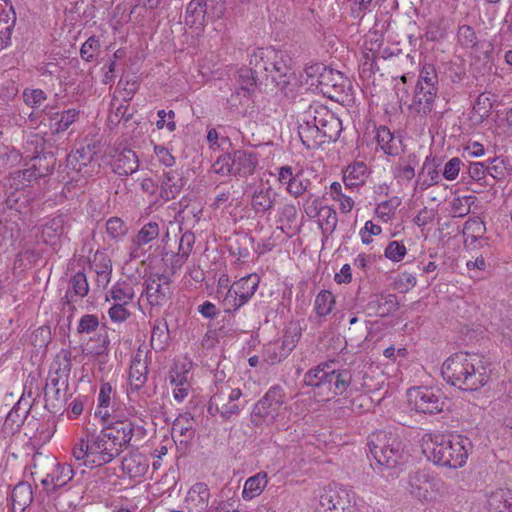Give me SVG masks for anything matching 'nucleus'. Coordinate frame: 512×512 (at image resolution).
I'll list each match as a JSON object with an SVG mask.
<instances>
[{"label":"nucleus","instance_id":"nucleus-1","mask_svg":"<svg viewBox=\"0 0 512 512\" xmlns=\"http://www.w3.org/2000/svg\"><path fill=\"white\" fill-rule=\"evenodd\" d=\"M441 374L450 385L463 391H476L487 384L490 370L476 354L457 352L442 364Z\"/></svg>","mask_w":512,"mask_h":512},{"label":"nucleus","instance_id":"nucleus-2","mask_svg":"<svg viewBox=\"0 0 512 512\" xmlns=\"http://www.w3.org/2000/svg\"><path fill=\"white\" fill-rule=\"evenodd\" d=\"M471 448L472 443L467 437L439 435L427 447L428 458L436 465L456 469L466 463Z\"/></svg>","mask_w":512,"mask_h":512},{"label":"nucleus","instance_id":"nucleus-3","mask_svg":"<svg viewBox=\"0 0 512 512\" xmlns=\"http://www.w3.org/2000/svg\"><path fill=\"white\" fill-rule=\"evenodd\" d=\"M368 447L375 465L382 469H393L404 462V448L400 436L393 431L379 430L368 438Z\"/></svg>","mask_w":512,"mask_h":512},{"label":"nucleus","instance_id":"nucleus-4","mask_svg":"<svg viewBox=\"0 0 512 512\" xmlns=\"http://www.w3.org/2000/svg\"><path fill=\"white\" fill-rule=\"evenodd\" d=\"M368 447L375 465L382 469H393L404 462V448L400 436L393 431L379 430L368 438Z\"/></svg>","mask_w":512,"mask_h":512},{"label":"nucleus","instance_id":"nucleus-5","mask_svg":"<svg viewBox=\"0 0 512 512\" xmlns=\"http://www.w3.org/2000/svg\"><path fill=\"white\" fill-rule=\"evenodd\" d=\"M242 391L233 387L231 381H219L215 384L207 407L211 416L219 415L223 421H229L240 414L245 404L241 401Z\"/></svg>","mask_w":512,"mask_h":512},{"label":"nucleus","instance_id":"nucleus-6","mask_svg":"<svg viewBox=\"0 0 512 512\" xmlns=\"http://www.w3.org/2000/svg\"><path fill=\"white\" fill-rule=\"evenodd\" d=\"M285 410H287L286 393L283 387L274 385L254 405L251 422L255 426L273 424Z\"/></svg>","mask_w":512,"mask_h":512},{"label":"nucleus","instance_id":"nucleus-7","mask_svg":"<svg viewBox=\"0 0 512 512\" xmlns=\"http://www.w3.org/2000/svg\"><path fill=\"white\" fill-rule=\"evenodd\" d=\"M258 165L257 154L247 150H234L232 153L221 155L213 167L216 173L222 175H252Z\"/></svg>","mask_w":512,"mask_h":512},{"label":"nucleus","instance_id":"nucleus-8","mask_svg":"<svg viewBox=\"0 0 512 512\" xmlns=\"http://www.w3.org/2000/svg\"><path fill=\"white\" fill-rule=\"evenodd\" d=\"M407 489L420 502H431L437 496L447 493V487L440 478L430 477L425 471H416L409 475Z\"/></svg>","mask_w":512,"mask_h":512},{"label":"nucleus","instance_id":"nucleus-9","mask_svg":"<svg viewBox=\"0 0 512 512\" xmlns=\"http://www.w3.org/2000/svg\"><path fill=\"white\" fill-rule=\"evenodd\" d=\"M104 453L100 434L87 433L86 437L80 438L72 449L73 457L78 461H83V464L89 467H101L108 464V457Z\"/></svg>","mask_w":512,"mask_h":512},{"label":"nucleus","instance_id":"nucleus-10","mask_svg":"<svg viewBox=\"0 0 512 512\" xmlns=\"http://www.w3.org/2000/svg\"><path fill=\"white\" fill-rule=\"evenodd\" d=\"M259 283L260 277L255 273L234 282L222 301L225 312H235L245 305L255 294Z\"/></svg>","mask_w":512,"mask_h":512},{"label":"nucleus","instance_id":"nucleus-11","mask_svg":"<svg viewBox=\"0 0 512 512\" xmlns=\"http://www.w3.org/2000/svg\"><path fill=\"white\" fill-rule=\"evenodd\" d=\"M354 495L344 487L328 486L319 495L317 512H354Z\"/></svg>","mask_w":512,"mask_h":512},{"label":"nucleus","instance_id":"nucleus-12","mask_svg":"<svg viewBox=\"0 0 512 512\" xmlns=\"http://www.w3.org/2000/svg\"><path fill=\"white\" fill-rule=\"evenodd\" d=\"M290 61L289 57L276 52V58H274L269 74L272 83L286 97L293 94L296 85V75L292 70Z\"/></svg>","mask_w":512,"mask_h":512},{"label":"nucleus","instance_id":"nucleus-13","mask_svg":"<svg viewBox=\"0 0 512 512\" xmlns=\"http://www.w3.org/2000/svg\"><path fill=\"white\" fill-rule=\"evenodd\" d=\"M171 277L165 273H150L145 279V295L152 306H162L172 297Z\"/></svg>","mask_w":512,"mask_h":512},{"label":"nucleus","instance_id":"nucleus-14","mask_svg":"<svg viewBox=\"0 0 512 512\" xmlns=\"http://www.w3.org/2000/svg\"><path fill=\"white\" fill-rule=\"evenodd\" d=\"M44 465L51 470L42 476L40 481L43 488L49 493L65 486L73 478L74 473L70 464H60L54 457L47 456L44 459Z\"/></svg>","mask_w":512,"mask_h":512},{"label":"nucleus","instance_id":"nucleus-15","mask_svg":"<svg viewBox=\"0 0 512 512\" xmlns=\"http://www.w3.org/2000/svg\"><path fill=\"white\" fill-rule=\"evenodd\" d=\"M409 402L414 409L423 414L439 413L443 409L444 402L439 394L432 389L418 387L410 389L408 392Z\"/></svg>","mask_w":512,"mask_h":512},{"label":"nucleus","instance_id":"nucleus-16","mask_svg":"<svg viewBox=\"0 0 512 512\" xmlns=\"http://www.w3.org/2000/svg\"><path fill=\"white\" fill-rule=\"evenodd\" d=\"M317 84L324 95L336 100L345 94L346 89L350 88L348 78L343 73L329 67L318 76Z\"/></svg>","mask_w":512,"mask_h":512},{"label":"nucleus","instance_id":"nucleus-17","mask_svg":"<svg viewBox=\"0 0 512 512\" xmlns=\"http://www.w3.org/2000/svg\"><path fill=\"white\" fill-rule=\"evenodd\" d=\"M278 180L286 186V191L295 198L304 195L311 185V181L304 177L302 169H294L291 166H282L278 169Z\"/></svg>","mask_w":512,"mask_h":512},{"label":"nucleus","instance_id":"nucleus-18","mask_svg":"<svg viewBox=\"0 0 512 512\" xmlns=\"http://www.w3.org/2000/svg\"><path fill=\"white\" fill-rule=\"evenodd\" d=\"M457 39L464 48H471L473 53L478 55L479 59L489 61L493 52V44L490 42L478 41L473 27L470 25H461L457 30Z\"/></svg>","mask_w":512,"mask_h":512},{"label":"nucleus","instance_id":"nucleus-19","mask_svg":"<svg viewBox=\"0 0 512 512\" xmlns=\"http://www.w3.org/2000/svg\"><path fill=\"white\" fill-rule=\"evenodd\" d=\"M186 184L181 171L169 169L158 178V197L167 202L175 199Z\"/></svg>","mask_w":512,"mask_h":512},{"label":"nucleus","instance_id":"nucleus-20","mask_svg":"<svg viewBox=\"0 0 512 512\" xmlns=\"http://www.w3.org/2000/svg\"><path fill=\"white\" fill-rule=\"evenodd\" d=\"M160 233V227L157 222L150 221L146 223L140 231L131 240L129 246V257L131 260L140 259L147 253L145 245L155 240Z\"/></svg>","mask_w":512,"mask_h":512},{"label":"nucleus","instance_id":"nucleus-21","mask_svg":"<svg viewBox=\"0 0 512 512\" xmlns=\"http://www.w3.org/2000/svg\"><path fill=\"white\" fill-rule=\"evenodd\" d=\"M141 429V427H136L134 423L129 420L115 421L103 428L104 432H106L107 439H112V442H116L121 449L131 445L135 433L138 434Z\"/></svg>","mask_w":512,"mask_h":512},{"label":"nucleus","instance_id":"nucleus-22","mask_svg":"<svg viewBox=\"0 0 512 512\" xmlns=\"http://www.w3.org/2000/svg\"><path fill=\"white\" fill-rule=\"evenodd\" d=\"M211 493L208 485L204 482H196L186 493L184 506L188 512H206Z\"/></svg>","mask_w":512,"mask_h":512},{"label":"nucleus","instance_id":"nucleus-23","mask_svg":"<svg viewBox=\"0 0 512 512\" xmlns=\"http://www.w3.org/2000/svg\"><path fill=\"white\" fill-rule=\"evenodd\" d=\"M337 362L330 360L318 364L316 367L308 370L304 375V383L317 389H322L327 392L329 385V377L333 378Z\"/></svg>","mask_w":512,"mask_h":512},{"label":"nucleus","instance_id":"nucleus-24","mask_svg":"<svg viewBox=\"0 0 512 512\" xmlns=\"http://www.w3.org/2000/svg\"><path fill=\"white\" fill-rule=\"evenodd\" d=\"M438 90V86L416 84L410 108L418 114H429L433 109Z\"/></svg>","mask_w":512,"mask_h":512},{"label":"nucleus","instance_id":"nucleus-25","mask_svg":"<svg viewBox=\"0 0 512 512\" xmlns=\"http://www.w3.org/2000/svg\"><path fill=\"white\" fill-rule=\"evenodd\" d=\"M395 294H374L370 297L366 309L370 316L386 317L398 309Z\"/></svg>","mask_w":512,"mask_h":512},{"label":"nucleus","instance_id":"nucleus-26","mask_svg":"<svg viewBox=\"0 0 512 512\" xmlns=\"http://www.w3.org/2000/svg\"><path fill=\"white\" fill-rule=\"evenodd\" d=\"M259 80L260 77L253 72L252 68H241L238 71V82L240 84V88L231 95L228 102L232 106L237 107L238 103L241 104L242 97L248 99L250 91L255 88Z\"/></svg>","mask_w":512,"mask_h":512},{"label":"nucleus","instance_id":"nucleus-27","mask_svg":"<svg viewBox=\"0 0 512 512\" xmlns=\"http://www.w3.org/2000/svg\"><path fill=\"white\" fill-rule=\"evenodd\" d=\"M30 408V402L22 396L8 412L3 425L4 430L11 434L19 431L29 414Z\"/></svg>","mask_w":512,"mask_h":512},{"label":"nucleus","instance_id":"nucleus-28","mask_svg":"<svg viewBox=\"0 0 512 512\" xmlns=\"http://www.w3.org/2000/svg\"><path fill=\"white\" fill-rule=\"evenodd\" d=\"M94 154L90 146L78 148L67 156V167L81 176H89L92 172L89 167L93 164Z\"/></svg>","mask_w":512,"mask_h":512},{"label":"nucleus","instance_id":"nucleus-29","mask_svg":"<svg viewBox=\"0 0 512 512\" xmlns=\"http://www.w3.org/2000/svg\"><path fill=\"white\" fill-rule=\"evenodd\" d=\"M111 166L113 172L120 176L131 175L139 168L138 156L133 150L124 149L114 156Z\"/></svg>","mask_w":512,"mask_h":512},{"label":"nucleus","instance_id":"nucleus-30","mask_svg":"<svg viewBox=\"0 0 512 512\" xmlns=\"http://www.w3.org/2000/svg\"><path fill=\"white\" fill-rule=\"evenodd\" d=\"M148 467L147 458L138 451H131L122 459V470L131 478L143 476Z\"/></svg>","mask_w":512,"mask_h":512},{"label":"nucleus","instance_id":"nucleus-31","mask_svg":"<svg viewBox=\"0 0 512 512\" xmlns=\"http://www.w3.org/2000/svg\"><path fill=\"white\" fill-rule=\"evenodd\" d=\"M440 181L439 164L435 159L426 158L416 180V187L424 191Z\"/></svg>","mask_w":512,"mask_h":512},{"label":"nucleus","instance_id":"nucleus-32","mask_svg":"<svg viewBox=\"0 0 512 512\" xmlns=\"http://www.w3.org/2000/svg\"><path fill=\"white\" fill-rule=\"evenodd\" d=\"M328 380V398L342 395L352 384V372L349 368H335L333 378Z\"/></svg>","mask_w":512,"mask_h":512},{"label":"nucleus","instance_id":"nucleus-33","mask_svg":"<svg viewBox=\"0 0 512 512\" xmlns=\"http://www.w3.org/2000/svg\"><path fill=\"white\" fill-rule=\"evenodd\" d=\"M376 141L387 155H398L402 151L401 137H396L386 126H380L376 132Z\"/></svg>","mask_w":512,"mask_h":512},{"label":"nucleus","instance_id":"nucleus-34","mask_svg":"<svg viewBox=\"0 0 512 512\" xmlns=\"http://www.w3.org/2000/svg\"><path fill=\"white\" fill-rule=\"evenodd\" d=\"M148 366L146 359L139 351L133 358L129 369V382L131 389L139 390L147 381Z\"/></svg>","mask_w":512,"mask_h":512},{"label":"nucleus","instance_id":"nucleus-35","mask_svg":"<svg viewBox=\"0 0 512 512\" xmlns=\"http://www.w3.org/2000/svg\"><path fill=\"white\" fill-rule=\"evenodd\" d=\"M110 340L105 329H100L94 337H91L82 345V353L91 356L107 355L109 352Z\"/></svg>","mask_w":512,"mask_h":512},{"label":"nucleus","instance_id":"nucleus-36","mask_svg":"<svg viewBox=\"0 0 512 512\" xmlns=\"http://www.w3.org/2000/svg\"><path fill=\"white\" fill-rule=\"evenodd\" d=\"M274 58H276V51L274 49L257 48L250 55L249 67L252 68L254 73L261 77L262 73L267 71V65L272 66Z\"/></svg>","mask_w":512,"mask_h":512},{"label":"nucleus","instance_id":"nucleus-37","mask_svg":"<svg viewBox=\"0 0 512 512\" xmlns=\"http://www.w3.org/2000/svg\"><path fill=\"white\" fill-rule=\"evenodd\" d=\"M489 512H512V490L498 489L487 499Z\"/></svg>","mask_w":512,"mask_h":512},{"label":"nucleus","instance_id":"nucleus-38","mask_svg":"<svg viewBox=\"0 0 512 512\" xmlns=\"http://www.w3.org/2000/svg\"><path fill=\"white\" fill-rule=\"evenodd\" d=\"M13 512H24L33 501L32 488L27 483L17 484L11 495Z\"/></svg>","mask_w":512,"mask_h":512},{"label":"nucleus","instance_id":"nucleus-39","mask_svg":"<svg viewBox=\"0 0 512 512\" xmlns=\"http://www.w3.org/2000/svg\"><path fill=\"white\" fill-rule=\"evenodd\" d=\"M323 122L322 125L319 126V130H321L322 136L326 141H336L342 130V123L339 118H337L333 113H331L328 109L326 112L322 111Z\"/></svg>","mask_w":512,"mask_h":512},{"label":"nucleus","instance_id":"nucleus-40","mask_svg":"<svg viewBox=\"0 0 512 512\" xmlns=\"http://www.w3.org/2000/svg\"><path fill=\"white\" fill-rule=\"evenodd\" d=\"M298 134L302 141V144L308 150L316 149L321 144L325 143V140L322 136L321 130H319V127L314 128L311 125L299 122Z\"/></svg>","mask_w":512,"mask_h":512},{"label":"nucleus","instance_id":"nucleus-41","mask_svg":"<svg viewBox=\"0 0 512 512\" xmlns=\"http://www.w3.org/2000/svg\"><path fill=\"white\" fill-rule=\"evenodd\" d=\"M70 289L66 292L63 297V301L66 304H71L73 300V296L84 297L89 292V285L87 282L86 275L83 272H77L73 275L69 281Z\"/></svg>","mask_w":512,"mask_h":512},{"label":"nucleus","instance_id":"nucleus-42","mask_svg":"<svg viewBox=\"0 0 512 512\" xmlns=\"http://www.w3.org/2000/svg\"><path fill=\"white\" fill-rule=\"evenodd\" d=\"M207 1L191 0L186 7L185 21L188 25H203L207 20Z\"/></svg>","mask_w":512,"mask_h":512},{"label":"nucleus","instance_id":"nucleus-43","mask_svg":"<svg viewBox=\"0 0 512 512\" xmlns=\"http://www.w3.org/2000/svg\"><path fill=\"white\" fill-rule=\"evenodd\" d=\"M170 339L168 324L164 319H156L152 328L150 344L156 351L165 350Z\"/></svg>","mask_w":512,"mask_h":512},{"label":"nucleus","instance_id":"nucleus-44","mask_svg":"<svg viewBox=\"0 0 512 512\" xmlns=\"http://www.w3.org/2000/svg\"><path fill=\"white\" fill-rule=\"evenodd\" d=\"M277 193L271 188L255 191L252 196V207L256 213H265L275 204Z\"/></svg>","mask_w":512,"mask_h":512},{"label":"nucleus","instance_id":"nucleus-45","mask_svg":"<svg viewBox=\"0 0 512 512\" xmlns=\"http://www.w3.org/2000/svg\"><path fill=\"white\" fill-rule=\"evenodd\" d=\"M16 23V13L12 5L4 17H0V50L6 48L11 42V35Z\"/></svg>","mask_w":512,"mask_h":512},{"label":"nucleus","instance_id":"nucleus-46","mask_svg":"<svg viewBox=\"0 0 512 512\" xmlns=\"http://www.w3.org/2000/svg\"><path fill=\"white\" fill-rule=\"evenodd\" d=\"M267 485V474L264 472L248 478L245 482L242 496L246 500H251L260 495Z\"/></svg>","mask_w":512,"mask_h":512},{"label":"nucleus","instance_id":"nucleus-47","mask_svg":"<svg viewBox=\"0 0 512 512\" xmlns=\"http://www.w3.org/2000/svg\"><path fill=\"white\" fill-rule=\"evenodd\" d=\"M78 115L79 111L76 109H68L61 113H55L50 118V127L56 133L64 132L76 121Z\"/></svg>","mask_w":512,"mask_h":512},{"label":"nucleus","instance_id":"nucleus-48","mask_svg":"<svg viewBox=\"0 0 512 512\" xmlns=\"http://www.w3.org/2000/svg\"><path fill=\"white\" fill-rule=\"evenodd\" d=\"M31 162L33 163V169L37 171L36 174L42 178L52 173L56 158L53 153L46 152L32 157Z\"/></svg>","mask_w":512,"mask_h":512},{"label":"nucleus","instance_id":"nucleus-49","mask_svg":"<svg viewBox=\"0 0 512 512\" xmlns=\"http://www.w3.org/2000/svg\"><path fill=\"white\" fill-rule=\"evenodd\" d=\"M486 232L485 223L478 217L468 219L463 228V236L465 243H474L479 238H482Z\"/></svg>","mask_w":512,"mask_h":512},{"label":"nucleus","instance_id":"nucleus-50","mask_svg":"<svg viewBox=\"0 0 512 512\" xmlns=\"http://www.w3.org/2000/svg\"><path fill=\"white\" fill-rule=\"evenodd\" d=\"M319 216V225L323 234L331 235L338 223V217L335 209L330 206H322L317 212Z\"/></svg>","mask_w":512,"mask_h":512},{"label":"nucleus","instance_id":"nucleus-51","mask_svg":"<svg viewBox=\"0 0 512 512\" xmlns=\"http://www.w3.org/2000/svg\"><path fill=\"white\" fill-rule=\"evenodd\" d=\"M110 296L114 303L128 305L134 298L133 286L127 282L117 283L111 288Z\"/></svg>","mask_w":512,"mask_h":512},{"label":"nucleus","instance_id":"nucleus-52","mask_svg":"<svg viewBox=\"0 0 512 512\" xmlns=\"http://www.w3.org/2000/svg\"><path fill=\"white\" fill-rule=\"evenodd\" d=\"M335 305V297L330 291L323 290L315 298L314 309L318 316L324 317L331 313Z\"/></svg>","mask_w":512,"mask_h":512},{"label":"nucleus","instance_id":"nucleus-53","mask_svg":"<svg viewBox=\"0 0 512 512\" xmlns=\"http://www.w3.org/2000/svg\"><path fill=\"white\" fill-rule=\"evenodd\" d=\"M195 243V236L192 232H185L179 241V249L176 255L175 264L179 267L188 259L193 245Z\"/></svg>","mask_w":512,"mask_h":512},{"label":"nucleus","instance_id":"nucleus-54","mask_svg":"<svg viewBox=\"0 0 512 512\" xmlns=\"http://www.w3.org/2000/svg\"><path fill=\"white\" fill-rule=\"evenodd\" d=\"M64 233V220L61 216L47 221L42 227V237L45 242L52 241Z\"/></svg>","mask_w":512,"mask_h":512},{"label":"nucleus","instance_id":"nucleus-55","mask_svg":"<svg viewBox=\"0 0 512 512\" xmlns=\"http://www.w3.org/2000/svg\"><path fill=\"white\" fill-rule=\"evenodd\" d=\"M133 116V111H129V104L127 101L120 103L115 107V103H111V111L108 115V122L110 125H118L122 120L128 122Z\"/></svg>","mask_w":512,"mask_h":512},{"label":"nucleus","instance_id":"nucleus-56","mask_svg":"<svg viewBox=\"0 0 512 512\" xmlns=\"http://www.w3.org/2000/svg\"><path fill=\"white\" fill-rule=\"evenodd\" d=\"M322 111L326 112L327 108L322 105L309 106V108L300 116V123L311 125L312 127H319L322 125L323 119L321 116Z\"/></svg>","mask_w":512,"mask_h":512},{"label":"nucleus","instance_id":"nucleus-57","mask_svg":"<svg viewBox=\"0 0 512 512\" xmlns=\"http://www.w3.org/2000/svg\"><path fill=\"white\" fill-rule=\"evenodd\" d=\"M330 195L333 200L340 202V210L342 213H349L353 209V199L342 193V185L339 182H333L331 184Z\"/></svg>","mask_w":512,"mask_h":512},{"label":"nucleus","instance_id":"nucleus-58","mask_svg":"<svg viewBox=\"0 0 512 512\" xmlns=\"http://www.w3.org/2000/svg\"><path fill=\"white\" fill-rule=\"evenodd\" d=\"M106 230L112 239H120L126 235L128 228L121 218L111 217L106 222Z\"/></svg>","mask_w":512,"mask_h":512},{"label":"nucleus","instance_id":"nucleus-59","mask_svg":"<svg viewBox=\"0 0 512 512\" xmlns=\"http://www.w3.org/2000/svg\"><path fill=\"white\" fill-rule=\"evenodd\" d=\"M416 84L438 86L439 80L435 66L432 64H425L419 73V77Z\"/></svg>","mask_w":512,"mask_h":512},{"label":"nucleus","instance_id":"nucleus-60","mask_svg":"<svg viewBox=\"0 0 512 512\" xmlns=\"http://www.w3.org/2000/svg\"><path fill=\"white\" fill-rule=\"evenodd\" d=\"M99 49V40L96 37L92 36L83 43L80 49L81 58L87 62H91L94 59V57L98 54Z\"/></svg>","mask_w":512,"mask_h":512},{"label":"nucleus","instance_id":"nucleus-61","mask_svg":"<svg viewBox=\"0 0 512 512\" xmlns=\"http://www.w3.org/2000/svg\"><path fill=\"white\" fill-rule=\"evenodd\" d=\"M97 257L94 260L95 272L98 276V282L108 283L110 280V274L112 272L111 260L105 256H101L99 263H96Z\"/></svg>","mask_w":512,"mask_h":512},{"label":"nucleus","instance_id":"nucleus-62","mask_svg":"<svg viewBox=\"0 0 512 512\" xmlns=\"http://www.w3.org/2000/svg\"><path fill=\"white\" fill-rule=\"evenodd\" d=\"M100 437L103 443L104 454L106 455L108 463L112 462L116 457H118L122 453V449L116 444V442H112V439H107L106 432L102 429L100 431Z\"/></svg>","mask_w":512,"mask_h":512},{"label":"nucleus","instance_id":"nucleus-63","mask_svg":"<svg viewBox=\"0 0 512 512\" xmlns=\"http://www.w3.org/2000/svg\"><path fill=\"white\" fill-rule=\"evenodd\" d=\"M99 327V320L98 317L93 314H85L80 318L77 332L79 334H89L91 332H94Z\"/></svg>","mask_w":512,"mask_h":512},{"label":"nucleus","instance_id":"nucleus-64","mask_svg":"<svg viewBox=\"0 0 512 512\" xmlns=\"http://www.w3.org/2000/svg\"><path fill=\"white\" fill-rule=\"evenodd\" d=\"M406 255V247L398 241H392L385 249V256L394 261H401Z\"/></svg>","mask_w":512,"mask_h":512}]
</instances>
